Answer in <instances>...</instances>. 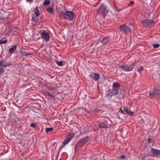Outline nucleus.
<instances>
[{
	"mask_svg": "<svg viewBox=\"0 0 160 160\" xmlns=\"http://www.w3.org/2000/svg\"><path fill=\"white\" fill-rule=\"evenodd\" d=\"M60 14L61 17H63L69 21L72 20L74 18L75 16L74 13L71 11H66L65 12L61 11L60 12Z\"/></svg>",
	"mask_w": 160,
	"mask_h": 160,
	"instance_id": "obj_1",
	"label": "nucleus"
},
{
	"mask_svg": "<svg viewBox=\"0 0 160 160\" xmlns=\"http://www.w3.org/2000/svg\"><path fill=\"white\" fill-rule=\"evenodd\" d=\"M89 140L90 137L89 136L83 137L80 139L77 143L75 146V150H76L78 147L83 146V145L86 144Z\"/></svg>",
	"mask_w": 160,
	"mask_h": 160,
	"instance_id": "obj_2",
	"label": "nucleus"
},
{
	"mask_svg": "<svg viewBox=\"0 0 160 160\" xmlns=\"http://www.w3.org/2000/svg\"><path fill=\"white\" fill-rule=\"evenodd\" d=\"M108 12L107 7L103 4H102L101 7L98 9L97 12L98 14L105 17L106 15V14Z\"/></svg>",
	"mask_w": 160,
	"mask_h": 160,
	"instance_id": "obj_3",
	"label": "nucleus"
},
{
	"mask_svg": "<svg viewBox=\"0 0 160 160\" xmlns=\"http://www.w3.org/2000/svg\"><path fill=\"white\" fill-rule=\"evenodd\" d=\"M141 24L144 27H150L153 26L155 23L153 21L150 19H146L142 21L141 22Z\"/></svg>",
	"mask_w": 160,
	"mask_h": 160,
	"instance_id": "obj_4",
	"label": "nucleus"
},
{
	"mask_svg": "<svg viewBox=\"0 0 160 160\" xmlns=\"http://www.w3.org/2000/svg\"><path fill=\"white\" fill-rule=\"evenodd\" d=\"M120 31L122 33L125 34H128L130 32L131 29L128 26L124 25L121 26Z\"/></svg>",
	"mask_w": 160,
	"mask_h": 160,
	"instance_id": "obj_5",
	"label": "nucleus"
},
{
	"mask_svg": "<svg viewBox=\"0 0 160 160\" xmlns=\"http://www.w3.org/2000/svg\"><path fill=\"white\" fill-rule=\"evenodd\" d=\"M134 65L133 64L126 65H122L121 66V68L125 71L129 72L132 71L133 69Z\"/></svg>",
	"mask_w": 160,
	"mask_h": 160,
	"instance_id": "obj_6",
	"label": "nucleus"
},
{
	"mask_svg": "<svg viewBox=\"0 0 160 160\" xmlns=\"http://www.w3.org/2000/svg\"><path fill=\"white\" fill-rule=\"evenodd\" d=\"M118 91L116 89H111L108 90V92L107 94L108 97L109 96L111 97L112 96L118 95Z\"/></svg>",
	"mask_w": 160,
	"mask_h": 160,
	"instance_id": "obj_7",
	"label": "nucleus"
},
{
	"mask_svg": "<svg viewBox=\"0 0 160 160\" xmlns=\"http://www.w3.org/2000/svg\"><path fill=\"white\" fill-rule=\"evenodd\" d=\"M41 35L42 38H44L47 41H49L50 40V37L48 32L46 31L42 32L41 33Z\"/></svg>",
	"mask_w": 160,
	"mask_h": 160,
	"instance_id": "obj_8",
	"label": "nucleus"
},
{
	"mask_svg": "<svg viewBox=\"0 0 160 160\" xmlns=\"http://www.w3.org/2000/svg\"><path fill=\"white\" fill-rule=\"evenodd\" d=\"M11 65V63L9 62H7L4 60L0 61V66L2 67H6L10 66Z\"/></svg>",
	"mask_w": 160,
	"mask_h": 160,
	"instance_id": "obj_9",
	"label": "nucleus"
},
{
	"mask_svg": "<svg viewBox=\"0 0 160 160\" xmlns=\"http://www.w3.org/2000/svg\"><path fill=\"white\" fill-rule=\"evenodd\" d=\"M159 93V92L158 90L154 89L152 91H150L149 93V97L151 98H154L156 95Z\"/></svg>",
	"mask_w": 160,
	"mask_h": 160,
	"instance_id": "obj_10",
	"label": "nucleus"
},
{
	"mask_svg": "<svg viewBox=\"0 0 160 160\" xmlns=\"http://www.w3.org/2000/svg\"><path fill=\"white\" fill-rule=\"evenodd\" d=\"M152 153L155 156L158 157L160 155V150L154 148H152L151 149Z\"/></svg>",
	"mask_w": 160,
	"mask_h": 160,
	"instance_id": "obj_11",
	"label": "nucleus"
},
{
	"mask_svg": "<svg viewBox=\"0 0 160 160\" xmlns=\"http://www.w3.org/2000/svg\"><path fill=\"white\" fill-rule=\"evenodd\" d=\"M99 126L100 128H108L111 127L110 125L108 124L107 123L103 122L99 123Z\"/></svg>",
	"mask_w": 160,
	"mask_h": 160,
	"instance_id": "obj_12",
	"label": "nucleus"
},
{
	"mask_svg": "<svg viewBox=\"0 0 160 160\" xmlns=\"http://www.w3.org/2000/svg\"><path fill=\"white\" fill-rule=\"evenodd\" d=\"M120 87V84L117 82H114L112 85V88L113 89H116L118 90L119 89Z\"/></svg>",
	"mask_w": 160,
	"mask_h": 160,
	"instance_id": "obj_13",
	"label": "nucleus"
},
{
	"mask_svg": "<svg viewBox=\"0 0 160 160\" xmlns=\"http://www.w3.org/2000/svg\"><path fill=\"white\" fill-rule=\"evenodd\" d=\"M124 111L127 114L130 116H132L134 115L133 112L131 111H130L127 108H124Z\"/></svg>",
	"mask_w": 160,
	"mask_h": 160,
	"instance_id": "obj_14",
	"label": "nucleus"
},
{
	"mask_svg": "<svg viewBox=\"0 0 160 160\" xmlns=\"http://www.w3.org/2000/svg\"><path fill=\"white\" fill-rule=\"evenodd\" d=\"M109 37H104L101 41L102 43L105 44L108 42L109 40Z\"/></svg>",
	"mask_w": 160,
	"mask_h": 160,
	"instance_id": "obj_15",
	"label": "nucleus"
},
{
	"mask_svg": "<svg viewBox=\"0 0 160 160\" xmlns=\"http://www.w3.org/2000/svg\"><path fill=\"white\" fill-rule=\"evenodd\" d=\"M94 76L93 78L94 80L96 81H97L98 80L99 78V75L97 73H93Z\"/></svg>",
	"mask_w": 160,
	"mask_h": 160,
	"instance_id": "obj_16",
	"label": "nucleus"
},
{
	"mask_svg": "<svg viewBox=\"0 0 160 160\" xmlns=\"http://www.w3.org/2000/svg\"><path fill=\"white\" fill-rule=\"evenodd\" d=\"M38 16H33L32 18V21L34 22H38L39 21V19L38 18Z\"/></svg>",
	"mask_w": 160,
	"mask_h": 160,
	"instance_id": "obj_17",
	"label": "nucleus"
},
{
	"mask_svg": "<svg viewBox=\"0 0 160 160\" xmlns=\"http://www.w3.org/2000/svg\"><path fill=\"white\" fill-rule=\"evenodd\" d=\"M17 48L16 45L14 46L13 47L9 49V52L10 53H12V52L15 50Z\"/></svg>",
	"mask_w": 160,
	"mask_h": 160,
	"instance_id": "obj_18",
	"label": "nucleus"
},
{
	"mask_svg": "<svg viewBox=\"0 0 160 160\" xmlns=\"http://www.w3.org/2000/svg\"><path fill=\"white\" fill-rule=\"evenodd\" d=\"M47 11L50 13H51L52 14H53V9L52 7H49L47 9Z\"/></svg>",
	"mask_w": 160,
	"mask_h": 160,
	"instance_id": "obj_19",
	"label": "nucleus"
},
{
	"mask_svg": "<svg viewBox=\"0 0 160 160\" xmlns=\"http://www.w3.org/2000/svg\"><path fill=\"white\" fill-rule=\"evenodd\" d=\"M34 13L37 16H38L39 15V12L38 7H36L34 10Z\"/></svg>",
	"mask_w": 160,
	"mask_h": 160,
	"instance_id": "obj_20",
	"label": "nucleus"
},
{
	"mask_svg": "<svg viewBox=\"0 0 160 160\" xmlns=\"http://www.w3.org/2000/svg\"><path fill=\"white\" fill-rule=\"evenodd\" d=\"M50 1L49 0H45L43 3V5H48L50 4Z\"/></svg>",
	"mask_w": 160,
	"mask_h": 160,
	"instance_id": "obj_21",
	"label": "nucleus"
},
{
	"mask_svg": "<svg viewBox=\"0 0 160 160\" xmlns=\"http://www.w3.org/2000/svg\"><path fill=\"white\" fill-rule=\"evenodd\" d=\"M10 15V14H9L6 18L2 17L1 19H2L4 21H5L9 19Z\"/></svg>",
	"mask_w": 160,
	"mask_h": 160,
	"instance_id": "obj_22",
	"label": "nucleus"
},
{
	"mask_svg": "<svg viewBox=\"0 0 160 160\" xmlns=\"http://www.w3.org/2000/svg\"><path fill=\"white\" fill-rule=\"evenodd\" d=\"M74 134L73 133L70 134L68 137L67 138L69 140H70L74 136Z\"/></svg>",
	"mask_w": 160,
	"mask_h": 160,
	"instance_id": "obj_23",
	"label": "nucleus"
},
{
	"mask_svg": "<svg viewBox=\"0 0 160 160\" xmlns=\"http://www.w3.org/2000/svg\"><path fill=\"white\" fill-rule=\"evenodd\" d=\"M53 129V128H47L46 129V131L47 132H51Z\"/></svg>",
	"mask_w": 160,
	"mask_h": 160,
	"instance_id": "obj_24",
	"label": "nucleus"
},
{
	"mask_svg": "<svg viewBox=\"0 0 160 160\" xmlns=\"http://www.w3.org/2000/svg\"><path fill=\"white\" fill-rule=\"evenodd\" d=\"M22 55L24 56H26L27 55H30L31 54V53H27L26 52L24 51L22 52Z\"/></svg>",
	"mask_w": 160,
	"mask_h": 160,
	"instance_id": "obj_25",
	"label": "nucleus"
},
{
	"mask_svg": "<svg viewBox=\"0 0 160 160\" xmlns=\"http://www.w3.org/2000/svg\"><path fill=\"white\" fill-rule=\"evenodd\" d=\"M70 140L67 138L63 141V144L64 145L67 144L70 141Z\"/></svg>",
	"mask_w": 160,
	"mask_h": 160,
	"instance_id": "obj_26",
	"label": "nucleus"
},
{
	"mask_svg": "<svg viewBox=\"0 0 160 160\" xmlns=\"http://www.w3.org/2000/svg\"><path fill=\"white\" fill-rule=\"evenodd\" d=\"M46 94L48 96L51 98H54L55 97L54 95L51 94L48 92H46Z\"/></svg>",
	"mask_w": 160,
	"mask_h": 160,
	"instance_id": "obj_27",
	"label": "nucleus"
},
{
	"mask_svg": "<svg viewBox=\"0 0 160 160\" xmlns=\"http://www.w3.org/2000/svg\"><path fill=\"white\" fill-rule=\"evenodd\" d=\"M152 46L154 48H156L159 47L160 45L159 44L156 43L152 44Z\"/></svg>",
	"mask_w": 160,
	"mask_h": 160,
	"instance_id": "obj_28",
	"label": "nucleus"
},
{
	"mask_svg": "<svg viewBox=\"0 0 160 160\" xmlns=\"http://www.w3.org/2000/svg\"><path fill=\"white\" fill-rule=\"evenodd\" d=\"M63 62L62 61H58L57 63L58 66H62L63 65Z\"/></svg>",
	"mask_w": 160,
	"mask_h": 160,
	"instance_id": "obj_29",
	"label": "nucleus"
},
{
	"mask_svg": "<svg viewBox=\"0 0 160 160\" xmlns=\"http://www.w3.org/2000/svg\"><path fill=\"white\" fill-rule=\"evenodd\" d=\"M7 42L8 41L7 39L4 40V41L0 40V44L7 43Z\"/></svg>",
	"mask_w": 160,
	"mask_h": 160,
	"instance_id": "obj_30",
	"label": "nucleus"
},
{
	"mask_svg": "<svg viewBox=\"0 0 160 160\" xmlns=\"http://www.w3.org/2000/svg\"><path fill=\"white\" fill-rule=\"evenodd\" d=\"M143 70V68L142 67V66H141L140 67V68L138 69V72H139V73H140Z\"/></svg>",
	"mask_w": 160,
	"mask_h": 160,
	"instance_id": "obj_31",
	"label": "nucleus"
},
{
	"mask_svg": "<svg viewBox=\"0 0 160 160\" xmlns=\"http://www.w3.org/2000/svg\"><path fill=\"white\" fill-rule=\"evenodd\" d=\"M0 66V73H2L4 71V69L2 68Z\"/></svg>",
	"mask_w": 160,
	"mask_h": 160,
	"instance_id": "obj_32",
	"label": "nucleus"
},
{
	"mask_svg": "<svg viewBox=\"0 0 160 160\" xmlns=\"http://www.w3.org/2000/svg\"><path fill=\"white\" fill-rule=\"evenodd\" d=\"M134 2L131 1L130 3L128 4V6H132L134 5Z\"/></svg>",
	"mask_w": 160,
	"mask_h": 160,
	"instance_id": "obj_33",
	"label": "nucleus"
},
{
	"mask_svg": "<svg viewBox=\"0 0 160 160\" xmlns=\"http://www.w3.org/2000/svg\"><path fill=\"white\" fill-rule=\"evenodd\" d=\"M30 126L33 128H35L36 126V125L34 123H32L30 124Z\"/></svg>",
	"mask_w": 160,
	"mask_h": 160,
	"instance_id": "obj_34",
	"label": "nucleus"
},
{
	"mask_svg": "<svg viewBox=\"0 0 160 160\" xmlns=\"http://www.w3.org/2000/svg\"><path fill=\"white\" fill-rule=\"evenodd\" d=\"M120 158L122 159H124L125 158V157L123 155H121L120 157Z\"/></svg>",
	"mask_w": 160,
	"mask_h": 160,
	"instance_id": "obj_35",
	"label": "nucleus"
},
{
	"mask_svg": "<svg viewBox=\"0 0 160 160\" xmlns=\"http://www.w3.org/2000/svg\"><path fill=\"white\" fill-rule=\"evenodd\" d=\"M148 143H151V140L150 138H148Z\"/></svg>",
	"mask_w": 160,
	"mask_h": 160,
	"instance_id": "obj_36",
	"label": "nucleus"
},
{
	"mask_svg": "<svg viewBox=\"0 0 160 160\" xmlns=\"http://www.w3.org/2000/svg\"><path fill=\"white\" fill-rule=\"evenodd\" d=\"M94 112H98V109H96L95 110Z\"/></svg>",
	"mask_w": 160,
	"mask_h": 160,
	"instance_id": "obj_37",
	"label": "nucleus"
},
{
	"mask_svg": "<svg viewBox=\"0 0 160 160\" xmlns=\"http://www.w3.org/2000/svg\"><path fill=\"white\" fill-rule=\"evenodd\" d=\"M120 110L122 112V113H123V110L122 109V108H121L120 109Z\"/></svg>",
	"mask_w": 160,
	"mask_h": 160,
	"instance_id": "obj_38",
	"label": "nucleus"
},
{
	"mask_svg": "<svg viewBox=\"0 0 160 160\" xmlns=\"http://www.w3.org/2000/svg\"><path fill=\"white\" fill-rule=\"evenodd\" d=\"M32 0H27V2H29L32 1Z\"/></svg>",
	"mask_w": 160,
	"mask_h": 160,
	"instance_id": "obj_39",
	"label": "nucleus"
},
{
	"mask_svg": "<svg viewBox=\"0 0 160 160\" xmlns=\"http://www.w3.org/2000/svg\"><path fill=\"white\" fill-rule=\"evenodd\" d=\"M102 111V110H98V112H100V111Z\"/></svg>",
	"mask_w": 160,
	"mask_h": 160,
	"instance_id": "obj_40",
	"label": "nucleus"
}]
</instances>
